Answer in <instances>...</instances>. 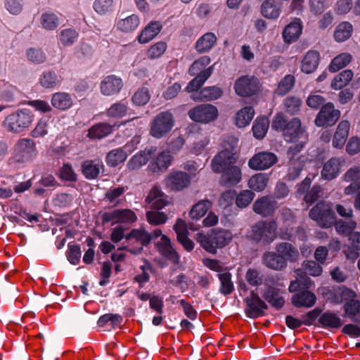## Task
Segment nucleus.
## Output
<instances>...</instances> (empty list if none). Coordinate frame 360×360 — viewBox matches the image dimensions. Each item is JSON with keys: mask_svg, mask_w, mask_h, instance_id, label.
<instances>
[{"mask_svg": "<svg viewBox=\"0 0 360 360\" xmlns=\"http://www.w3.org/2000/svg\"><path fill=\"white\" fill-rule=\"evenodd\" d=\"M276 155L271 152H260L249 160L248 165L255 170H263L273 166L277 162Z\"/></svg>", "mask_w": 360, "mask_h": 360, "instance_id": "nucleus-15", "label": "nucleus"}, {"mask_svg": "<svg viewBox=\"0 0 360 360\" xmlns=\"http://www.w3.org/2000/svg\"><path fill=\"white\" fill-rule=\"evenodd\" d=\"M162 25L160 22H150L140 33L138 41L141 44L148 43L153 39L161 30Z\"/></svg>", "mask_w": 360, "mask_h": 360, "instance_id": "nucleus-32", "label": "nucleus"}, {"mask_svg": "<svg viewBox=\"0 0 360 360\" xmlns=\"http://www.w3.org/2000/svg\"><path fill=\"white\" fill-rule=\"evenodd\" d=\"M127 240H135L139 243V250L142 249L143 245H146L151 240V236L146 231L143 229H133L130 233L125 236Z\"/></svg>", "mask_w": 360, "mask_h": 360, "instance_id": "nucleus-42", "label": "nucleus"}, {"mask_svg": "<svg viewBox=\"0 0 360 360\" xmlns=\"http://www.w3.org/2000/svg\"><path fill=\"white\" fill-rule=\"evenodd\" d=\"M150 95L146 87H141L138 89L132 96V101L136 105H144L150 100Z\"/></svg>", "mask_w": 360, "mask_h": 360, "instance_id": "nucleus-57", "label": "nucleus"}, {"mask_svg": "<svg viewBox=\"0 0 360 360\" xmlns=\"http://www.w3.org/2000/svg\"><path fill=\"white\" fill-rule=\"evenodd\" d=\"M139 24V18L136 15H131L117 22V28L124 32H130L137 28Z\"/></svg>", "mask_w": 360, "mask_h": 360, "instance_id": "nucleus-47", "label": "nucleus"}, {"mask_svg": "<svg viewBox=\"0 0 360 360\" xmlns=\"http://www.w3.org/2000/svg\"><path fill=\"white\" fill-rule=\"evenodd\" d=\"M72 99L71 96L65 92H57L52 96V105L61 110L70 108L72 105Z\"/></svg>", "mask_w": 360, "mask_h": 360, "instance_id": "nucleus-39", "label": "nucleus"}, {"mask_svg": "<svg viewBox=\"0 0 360 360\" xmlns=\"http://www.w3.org/2000/svg\"><path fill=\"white\" fill-rule=\"evenodd\" d=\"M127 158V153L122 148H117L110 151L106 156L108 165L115 167L123 162Z\"/></svg>", "mask_w": 360, "mask_h": 360, "instance_id": "nucleus-50", "label": "nucleus"}, {"mask_svg": "<svg viewBox=\"0 0 360 360\" xmlns=\"http://www.w3.org/2000/svg\"><path fill=\"white\" fill-rule=\"evenodd\" d=\"M123 86L120 77L115 75H108L101 81L100 89L102 94L110 96L118 94Z\"/></svg>", "mask_w": 360, "mask_h": 360, "instance_id": "nucleus-16", "label": "nucleus"}, {"mask_svg": "<svg viewBox=\"0 0 360 360\" xmlns=\"http://www.w3.org/2000/svg\"><path fill=\"white\" fill-rule=\"evenodd\" d=\"M146 218L148 222L152 225L163 224L167 220V216L164 212L157 211H148Z\"/></svg>", "mask_w": 360, "mask_h": 360, "instance_id": "nucleus-60", "label": "nucleus"}, {"mask_svg": "<svg viewBox=\"0 0 360 360\" xmlns=\"http://www.w3.org/2000/svg\"><path fill=\"white\" fill-rule=\"evenodd\" d=\"M221 283L220 291L224 295H229L233 290V283L231 281V274L225 271L218 274Z\"/></svg>", "mask_w": 360, "mask_h": 360, "instance_id": "nucleus-51", "label": "nucleus"}, {"mask_svg": "<svg viewBox=\"0 0 360 360\" xmlns=\"http://www.w3.org/2000/svg\"><path fill=\"white\" fill-rule=\"evenodd\" d=\"M39 82L45 88H53L60 83V79L55 72L47 71L43 72Z\"/></svg>", "mask_w": 360, "mask_h": 360, "instance_id": "nucleus-52", "label": "nucleus"}, {"mask_svg": "<svg viewBox=\"0 0 360 360\" xmlns=\"http://www.w3.org/2000/svg\"><path fill=\"white\" fill-rule=\"evenodd\" d=\"M276 229L274 221H260L251 227L250 237L255 241L269 244L276 238Z\"/></svg>", "mask_w": 360, "mask_h": 360, "instance_id": "nucleus-5", "label": "nucleus"}, {"mask_svg": "<svg viewBox=\"0 0 360 360\" xmlns=\"http://www.w3.org/2000/svg\"><path fill=\"white\" fill-rule=\"evenodd\" d=\"M277 207V203L274 200L269 197H262L257 199L253 205V210L257 214L263 217L271 215Z\"/></svg>", "mask_w": 360, "mask_h": 360, "instance_id": "nucleus-20", "label": "nucleus"}, {"mask_svg": "<svg viewBox=\"0 0 360 360\" xmlns=\"http://www.w3.org/2000/svg\"><path fill=\"white\" fill-rule=\"evenodd\" d=\"M311 181H302L297 188V193L300 195L306 194L304 197V201L308 204L311 205L315 202L319 196V193L321 192V188L318 186H314L309 191L310 188Z\"/></svg>", "mask_w": 360, "mask_h": 360, "instance_id": "nucleus-29", "label": "nucleus"}, {"mask_svg": "<svg viewBox=\"0 0 360 360\" xmlns=\"http://www.w3.org/2000/svg\"><path fill=\"white\" fill-rule=\"evenodd\" d=\"M167 44L165 42L159 41L151 46L147 51V56L150 59H155L160 57L166 51Z\"/></svg>", "mask_w": 360, "mask_h": 360, "instance_id": "nucleus-62", "label": "nucleus"}, {"mask_svg": "<svg viewBox=\"0 0 360 360\" xmlns=\"http://www.w3.org/2000/svg\"><path fill=\"white\" fill-rule=\"evenodd\" d=\"M302 101L296 96H288L283 101V105L286 112L290 115L297 113L300 108Z\"/></svg>", "mask_w": 360, "mask_h": 360, "instance_id": "nucleus-56", "label": "nucleus"}, {"mask_svg": "<svg viewBox=\"0 0 360 360\" xmlns=\"http://www.w3.org/2000/svg\"><path fill=\"white\" fill-rule=\"evenodd\" d=\"M33 120L34 115L30 110H18L5 118L4 127L11 133L18 134L28 129Z\"/></svg>", "mask_w": 360, "mask_h": 360, "instance_id": "nucleus-4", "label": "nucleus"}, {"mask_svg": "<svg viewBox=\"0 0 360 360\" xmlns=\"http://www.w3.org/2000/svg\"><path fill=\"white\" fill-rule=\"evenodd\" d=\"M158 251L162 255L174 263L179 262V256L171 245L170 240L166 236H162L160 240L157 243Z\"/></svg>", "mask_w": 360, "mask_h": 360, "instance_id": "nucleus-28", "label": "nucleus"}, {"mask_svg": "<svg viewBox=\"0 0 360 360\" xmlns=\"http://www.w3.org/2000/svg\"><path fill=\"white\" fill-rule=\"evenodd\" d=\"M345 314L352 321L360 323V301L351 299L344 305Z\"/></svg>", "mask_w": 360, "mask_h": 360, "instance_id": "nucleus-40", "label": "nucleus"}, {"mask_svg": "<svg viewBox=\"0 0 360 360\" xmlns=\"http://www.w3.org/2000/svg\"><path fill=\"white\" fill-rule=\"evenodd\" d=\"M222 94L223 91L218 86H207L203 88L199 93H198V96L194 94H192L191 98L195 101H201L203 99L212 101L220 98Z\"/></svg>", "mask_w": 360, "mask_h": 360, "instance_id": "nucleus-36", "label": "nucleus"}, {"mask_svg": "<svg viewBox=\"0 0 360 360\" xmlns=\"http://www.w3.org/2000/svg\"><path fill=\"white\" fill-rule=\"evenodd\" d=\"M340 111L335 108L333 103L328 102L323 105L318 112L315 124L319 127H328L333 126L340 117Z\"/></svg>", "mask_w": 360, "mask_h": 360, "instance_id": "nucleus-9", "label": "nucleus"}, {"mask_svg": "<svg viewBox=\"0 0 360 360\" xmlns=\"http://www.w3.org/2000/svg\"><path fill=\"white\" fill-rule=\"evenodd\" d=\"M353 32V27L349 22H342L340 23L334 32V38L338 42H342L347 40Z\"/></svg>", "mask_w": 360, "mask_h": 360, "instance_id": "nucleus-43", "label": "nucleus"}, {"mask_svg": "<svg viewBox=\"0 0 360 360\" xmlns=\"http://www.w3.org/2000/svg\"><path fill=\"white\" fill-rule=\"evenodd\" d=\"M278 286L284 287L283 284H277L276 287L269 286L263 293L264 298L270 304L272 307L277 309L283 307L285 303L284 298L282 297L281 292Z\"/></svg>", "mask_w": 360, "mask_h": 360, "instance_id": "nucleus-19", "label": "nucleus"}, {"mask_svg": "<svg viewBox=\"0 0 360 360\" xmlns=\"http://www.w3.org/2000/svg\"><path fill=\"white\" fill-rule=\"evenodd\" d=\"M232 238V233L224 229H212L207 234L198 233L196 236V240L201 247L212 254L216 253L217 248L228 245Z\"/></svg>", "mask_w": 360, "mask_h": 360, "instance_id": "nucleus-2", "label": "nucleus"}, {"mask_svg": "<svg viewBox=\"0 0 360 360\" xmlns=\"http://www.w3.org/2000/svg\"><path fill=\"white\" fill-rule=\"evenodd\" d=\"M174 229L176 233L178 241L186 250H192L194 248V243L191 240L188 238V230L186 222L179 219L174 226Z\"/></svg>", "mask_w": 360, "mask_h": 360, "instance_id": "nucleus-23", "label": "nucleus"}, {"mask_svg": "<svg viewBox=\"0 0 360 360\" xmlns=\"http://www.w3.org/2000/svg\"><path fill=\"white\" fill-rule=\"evenodd\" d=\"M78 37V33L73 29H65L60 33V41L65 46L72 44Z\"/></svg>", "mask_w": 360, "mask_h": 360, "instance_id": "nucleus-63", "label": "nucleus"}, {"mask_svg": "<svg viewBox=\"0 0 360 360\" xmlns=\"http://www.w3.org/2000/svg\"><path fill=\"white\" fill-rule=\"evenodd\" d=\"M255 197L254 193L249 190H245L239 193L236 197V204L240 208L248 207Z\"/></svg>", "mask_w": 360, "mask_h": 360, "instance_id": "nucleus-58", "label": "nucleus"}, {"mask_svg": "<svg viewBox=\"0 0 360 360\" xmlns=\"http://www.w3.org/2000/svg\"><path fill=\"white\" fill-rule=\"evenodd\" d=\"M146 202L153 208L161 210L168 205L167 197L157 187H153L147 198Z\"/></svg>", "mask_w": 360, "mask_h": 360, "instance_id": "nucleus-26", "label": "nucleus"}, {"mask_svg": "<svg viewBox=\"0 0 360 360\" xmlns=\"http://www.w3.org/2000/svg\"><path fill=\"white\" fill-rule=\"evenodd\" d=\"M260 87V82L255 76H241L234 83L236 94L243 97L255 95L259 91Z\"/></svg>", "mask_w": 360, "mask_h": 360, "instance_id": "nucleus-8", "label": "nucleus"}, {"mask_svg": "<svg viewBox=\"0 0 360 360\" xmlns=\"http://www.w3.org/2000/svg\"><path fill=\"white\" fill-rule=\"evenodd\" d=\"M41 24L44 29L53 30L59 25V20L56 14L46 13L41 16Z\"/></svg>", "mask_w": 360, "mask_h": 360, "instance_id": "nucleus-55", "label": "nucleus"}, {"mask_svg": "<svg viewBox=\"0 0 360 360\" xmlns=\"http://www.w3.org/2000/svg\"><path fill=\"white\" fill-rule=\"evenodd\" d=\"M103 169V165L98 160H87L82 162L81 170L86 179H96Z\"/></svg>", "mask_w": 360, "mask_h": 360, "instance_id": "nucleus-25", "label": "nucleus"}, {"mask_svg": "<svg viewBox=\"0 0 360 360\" xmlns=\"http://www.w3.org/2000/svg\"><path fill=\"white\" fill-rule=\"evenodd\" d=\"M174 125V118L170 111L158 113L150 122V134L160 139L168 134Z\"/></svg>", "mask_w": 360, "mask_h": 360, "instance_id": "nucleus-6", "label": "nucleus"}, {"mask_svg": "<svg viewBox=\"0 0 360 360\" xmlns=\"http://www.w3.org/2000/svg\"><path fill=\"white\" fill-rule=\"evenodd\" d=\"M302 25L300 19L295 18L283 31V40L287 44L295 41L302 34Z\"/></svg>", "mask_w": 360, "mask_h": 360, "instance_id": "nucleus-22", "label": "nucleus"}, {"mask_svg": "<svg viewBox=\"0 0 360 360\" xmlns=\"http://www.w3.org/2000/svg\"><path fill=\"white\" fill-rule=\"evenodd\" d=\"M115 125L101 122L94 125L88 130L87 136L91 139H101L110 134Z\"/></svg>", "mask_w": 360, "mask_h": 360, "instance_id": "nucleus-37", "label": "nucleus"}, {"mask_svg": "<svg viewBox=\"0 0 360 360\" xmlns=\"http://www.w3.org/2000/svg\"><path fill=\"white\" fill-rule=\"evenodd\" d=\"M245 302L246 304L245 314L251 319L263 316L267 309L266 304L253 290L251 291L250 296L245 298Z\"/></svg>", "mask_w": 360, "mask_h": 360, "instance_id": "nucleus-11", "label": "nucleus"}, {"mask_svg": "<svg viewBox=\"0 0 360 360\" xmlns=\"http://www.w3.org/2000/svg\"><path fill=\"white\" fill-rule=\"evenodd\" d=\"M137 217L134 211L129 209H115L103 214L104 222L115 224H131L136 221Z\"/></svg>", "mask_w": 360, "mask_h": 360, "instance_id": "nucleus-12", "label": "nucleus"}, {"mask_svg": "<svg viewBox=\"0 0 360 360\" xmlns=\"http://www.w3.org/2000/svg\"><path fill=\"white\" fill-rule=\"evenodd\" d=\"M262 259L264 264L266 267L274 270H282L287 266L285 260L281 257H279L277 252H266L264 255Z\"/></svg>", "mask_w": 360, "mask_h": 360, "instance_id": "nucleus-33", "label": "nucleus"}, {"mask_svg": "<svg viewBox=\"0 0 360 360\" xmlns=\"http://www.w3.org/2000/svg\"><path fill=\"white\" fill-rule=\"evenodd\" d=\"M309 217L322 228H328L335 221V214L330 205L323 202L318 203L311 210Z\"/></svg>", "mask_w": 360, "mask_h": 360, "instance_id": "nucleus-7", "label": "nucleus"}, {"mask_svg": "<svg viewBox=\"0 0 360 360\" xmlns=\"http://www.w3.org/2000/svg\"><path fill=\"white\" fill-rule=\"evenodd\" d=\"M36 155L35 143L30 139H20L15 145L14 159L16 162L30 161Z\"/></svg>", "mask_w": 360, "mask_h": 360, "instance_id": "nucleus-13", "label": "nucleus"}, {"mask_svg": "<svg viewBox=\"0 0 360 360\" xmlns=\"http://www.w3.org/2000/svg\"><path fill=\"white\" fill-rule=\"evenodd\" d=\"M269 120L264 117H257L252 126L253 135L257 139H262L269 129Z\"/></svg>", "mask_w": 360, "mask_h": 360, "instance_id": "nucleus-44", "label": "nucleus"}, {"mask_svg": "<svg viewBox=\"0 0 360 360\" xmlns=\"http://www.w3.org/2000/svg\"><path fill=\"white\" fill-rule=\"evenodd\" d=\"M283 136L285 140L289 142L296 141L299 139L305 136V131L301 127V122L298 118L294 117L287 123L284 129Z\"/></svg>", "mask_w": 360, "mask_h": 360, "instance_id": "nucleus-17", "label": "nucleus"}, {"mask_svg": "<svg viewBox=\"0 0 360 360\" xmlns=\"http://www.w3.org/2000/svg\"><path fill=\"white\" fill-rule=\"evenodd\" d=\"M127 103L124 100L113 103L108 110L107 115L110 117L120 118L127 115Z\"/></svg>", "mask_w": 360, "mask_h": 360, "instance_id": "nucleus-48", "label": "nucleus"}, {"mask_svg": "<svg viewBox=\"0 0 360 360\" xmlns=\"http://www.w3.org/2000/svg\"><path fill=\"white\" fill-rule=\"evenodd\" d=\"M172 157L169 151H162L157 157L155 162H151L148 168L152 172H163L171 165Z\"/></svg>", "mask_w": 360, "mask_h": 360, "instance_id": "nucleus-30", "label": "nucleus"}, {"mask_svg": "<svg viewBox=\"0 0 360 360\" xmlns=\"http://www.w3.org/2000/svg\"><path fill=\"white\" fill-rule=\"evenodd\" d=\"M245 280L252 287H257L262 284L263 276L260 271L254 268H250L245 273Z\"/></svg>", "mask_w": 360, "mask_h": 360, "instance_id": "nucleus-54", "label": "nucleus"}, {"mask_svg": "<svg viewBox=\"0 0 360 360\" xmlns=\"http://www.w3.org/2000/svg\"><path fill=\"white\" fill-rule=\"evenodd\" d=\"M188 115L195 122L208 123L217 119L218 110L212 104H200L191 109Z\"/></svg>", "mask_w": 360, "mask_h": 360, "instance_id": "nucleus-10", "label": "nucleus"}, {"mask_svg": "<svg viewBox=\"0 0 360 360\" xmlns=\"http://www.w3.org/2000/svg\"><path fill=\"white\" fill-rule=\"evenodd\" d=\"M337 232L340 234L348 235L353 233V230L356 228V223L350 220L349 221H344L340 220L335 224Z\"/></svg>", "mask_w": 360, "mask_h": 360, "instance_id": "nucleus-61", "label": "nucleus"}, {"mask_svg": "<svg viewBox=\"0 0 360 360\" xmlns=\"http://www.w3.org/2000/svg\"><path fill=\"white\" fill-rule=\"evenodd\" d=\"M295 84V77L291 75H285L278 83L276 93L279 96H283L288 93Z\"/></svg>", "mask_w": 360, "mask_h": 360, "instance_id": "nucleus-53", "label": "nucleus"}, {"mask_svg": "<svg viewBox=\"0 0 360 360\" xmlns=\"http://www.w3.org/2000/svg\"><path fill=\"white\" fill-rule=\"evenodd\" d=\"M302 267L306 274L312 276H319L322 273V267L321 264L319 262L316 263L312 260L304 262L302 263Z\"/></svg>", "mask_w": 360, "mask_h": 360, "instance_id": "nucleus-59", "label": "nucleus"}, {"mask_svg": "<svg viewBox=\"0 0 360 360\" xmlns=\"http://www.w3.org/2000/svg\"><path fill=\"white\" fill-rule=\"evenodd\" d=\"M340 170V162L337 158H330L323 166L321 176L325 180H333L337 178Z\"/></svg>", "mask_w": 360, "mask_h": 360, "instance_id": "nucleus-35", "label": "nucleus"}, {"mask_svg": "<svg viewBox=\"0 0 360 360\" xmlns=\"http://www.w3.org/2000/svg\"><path fill=\"white\" fill-rule=\"evenodd\" d=\"M353 72L351 70H345L335 77L331 82L333 89H341L345 86L352 79Z\"/></svg>", "mask_w": 360, "mask_h": 360, "instance_id": "nucleus-45", "label": "nucleus"}, {"mask_svg": "<svg viewBox=\"0 0 360 360\" xmlns=\"http://www.w3.org/2000/svg\"><path fill=\"white\" fill-rule=\"evenodd\" d=\"M352 60V56L347 53H342L335 57L329 65L328 70L335 72L347 66Z\"/></svg>", "mask_w": 360, "mask_h": 360, "instance_id": "nucleus-46", "label": "nucleus"}, {"mask_svg": "<svg viewBox=\"0 0 360 360\" xmlns=\"http://www.w3.org/2000/svg\"><path fill=\"white\" fill-rule=\"evenodd\" d=\"M211 207V202L209 200H201L194 205L190 211V217L193 219L202 218Z\"/></svg>", "mask_w": 360, "mask_h": 360, "instance_id": "nucleus-49", "label": "nucleus"}, {"mask_svg": "<svg viewBox=\"0 0 360 360\" xmlns=\"http://www.w3.org/2000/svg\"><path fill=\"white\" fill-rule=\"evenodd\" d=\"M211 62L207 56L200 57L195 60L189 68L188 72L191 76H195L186 87L187 92H193L201 87L204 82L211 76L213 72V66L203 70Z\"/></svg>", "mask_w": 360, "mask_h": 360, "instance_id": "nucleus-3", "label": "nucleus"}, {"mask_svg": "<svg viewBox=\"0 0 360 360\" xmlns=\"http://www.w3.org/2000/svg\"><path fill=\"white\" fill-rule=\"evenodd\" d=\"M347 195L356 193L354 200V207L356 210H360V181H352V183L345 189Z\"/></svg>", "mask_w": 360, "mask_h": 360, "instance_id": "nucleus-64", "label": "nucleus"}, {"mask_svg": "<svg viewBox=\"0 0 360 360\" xmlns=\"http://www.w3.org/2000/svg\"><path fill=\"white\" fill-rule=\"evenodd\" d=\"M184 171L176 170L170 173L168 180H190L198 177L200 172L198 165L193 160H188L182 165Z\"/></svg>", "mask_w": 360, "mask_h": 360, "instance_id": "nucleus-14", "label": "nucleus"}, {"mask_svg": "<svg viewBox=\"0 0 360 360\" xmlns=\"http://www.w3.org/2000/svg\"><path fill=\"white\" fill-rule=\"evenodd\" d=\"M320 61V54L316 51H309L304 56L301 70L306 74L313 73L318 68Z\"/></svg>", "mask_w": 360, "mask_h": 360, "instance_id": "nucleus-24", "label": "nucleus"}, {"mask_svg": "<svg viewBox=\"0 0 360 360\" xmlns=\"http://www.w3.org/2000/svg\"><path fill=\"white\" fill-rule=\"evenodd\" d=\"M350 124L347 120H342L334 134L332 145L335 148H342L349 135Z\"/></svg>", "mask_w": 360, "mask_h": 360, "instance_id": "nucleus-21", "label": "nucleus"}, {"mask_svg": "<svg viewBox=\"0 0 360 360\" xmlns=\"http://www.w3.org/2000/svg\"><path fill=\"white\" fill-rule=\"evenodd\" d=\"M217 42V37L212 32H207L200 37L195 43V50L199 53L210 51Z\"/></svg>", "mask_w": 360, "mask_h": 360, "instance_id": "nucleus-34", "label": "nucleus"}, {"mask_svg": "<svg viewBox=\"0 0 360 360\" xmlns=\"http://www.w3.org/2000/svg\"><path fill=\"white\" fill-rule=\"evenodd\" d=\"M222 150L212 161L214 172H221L228 164L233 163L239 150L238 139L232 135L225 136L221 143Z\"/></svg>", "mask_w": 360, "mask_h": 360, "instance_id": "nucleus-1", "label": "nucleus"}, {"mask_svg": "<svg viewBox=\"0 0 360 360\" xmlns=\"http://www.w3.org/2000/svg\"><path fill=\"white\" fill-rule=\"evenodd\" d=\"M292 304L297 307L310 308L313 307L316 301V297L312 292L303 290L294 294L291 299Z\"/></svg>", "mask_w": 360, "mask_h": 360, "instance_id": "nucleus-18", "label": "nucleus"}, {"mask_svg": "<svg viewBox=\"0 0 360 360\" xmlns=\"http://www.w3.org/2000/svg\"><path fill=\"white\" fill-rule=\"evenodd\" d=\"M255 114V110L252 107H245L239 110L235 117V123L239 127H245L248 126Z\"/></svg>", "mask_w": 360, "mask_h": 360, "instance_id": "nucleus-41", "label": "nucleus"}, {"mask_svg": "<svg viewBox=\"0 0 360 360\" xmlns=\"http://www.w3.org/2000/svg\"><path fill=\"white\" fill-rule=\"evenodd\" d=\"M319 322L325 328H339L342 324L341 319L335 313L329 311L320 316Z\"/></svg>", "mask_w": 360, "mask_h": 360, "instance_id": "nucleus-38", "label": "nucleus"}, {"mask_svg": "<svg viewBox=\"0 0 360 360\" xmlns=\"http://www.w3.org/2000/svg\"><path fill=\"white\" fill-rule=\"evenodd\" d=\"M276 250L279 257H281L287 263L297 259L299 252L297 250L288 243H280L276 245Z\"/></svg>", "mask_w": 360, "mask_h": 360, "instance_id": "nucleus-31", "label": "nucleus"}, {"mask_svg": "<svg viewBox=\"0 0 360 360\" xmlns=\"http://www.w3.org/2000/svg\"><path fill=\"white\" fill-rule=\"evenodd\" d=\"M282 11V4L278 0H266L261 6L262 15L269 19H276Z\"/></svg>", "mask_w": 360, "mask_h": 360, "instance_id": "nucleus-27", "label": "nucleus"}]
</instances>
